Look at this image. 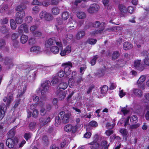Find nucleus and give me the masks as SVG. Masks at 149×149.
<instances>
[{"label": "nucleus", "mask_w": 149, "mask_h": 149, "mask_svg": "<svg viewBox=\"0 0 149 149\" xmlns=\"http://www.w3.org/2000/svg\"><path fill=\"white\" fill-rule=\"evenodd\" d=\"M12 98L13 94L11 93H9L6 97L3 99L4 102H6V105L4 103H2L0 105V120L4 117L7 109L6 105L7 106L9 105L13 100Z\"/></svg>", "instance_id": "f257e3e1"}, {"label": "nucleus", "mask_w": 149, "mask_h": 149, "mask_svg": "<svg viewBox=\"0 0 149 149\" xmlns=\"http://www.w3.org/2000/svg\"><path fill=\"white\" fill-rule=\"evenodd\" d=\"M70 114L69 113H65L63 111H61L58 114V116L55 118V125L58 126L61 122L64 123H66L69 122Z\"/></svg>", "instance_id": "f03ea898"}, {"label": "nucleus", "mask_w": 149, "mask_h": 149, "mask_svg": "<svg viewBox=\"0 0 149 149\" xmlns=\"http://www.w3.org/2000/svg\"><path fill=\"white\" fill-rule=\"evenodd\" d=\"M50 81L45 80L41 84V85L42 88L41 91V94L43 97H45L46 94L48 92L49 86L50 84Z\"/></svg>", "instance_id": "7ed1b4c3"}, {"label": "nucleus", "mask_w": 149, "mask_h": 149, "mask_svg": "<svg viewBox=\"0 0 149 149\" xmlns=\"http://www.w3.org/2000/svg\"><path fill=\"white\" fill-rule=\"evenodd\" d=\"M55 44H56L60 49H63V46L62 43L58 40H56L54 38L48 39L45 46L46 47H48V45L51 46L54 45Z\"/></svg>", "instance_id": "20e7f679"}, {"label": "nucleus", "mask_w": 149, "mask_h": 149, "mask_svg": "<svg viewBox=\"0 0 149 149\" xmlns=\"http://www.w3.org/2000/svg\"><path fill=\"white\" fill-rule=\"evenodd\" d=\"M100 9V6L98 4L94 3L91 5L87 9V11L90 13L93 14L96 13Z\"/></svg>", "instance_id": "39448f33"}, {"label": "nucleus", "mask_w": 149, "mask_h": 149, "mask_svg": "<svg viewBox=\"0 0 149 149\" xmlns=\"http://www.w3.org/2000/svg\"><path fill=\"white\" fill-rule=\"evenodd\" d=\"M40 18L42 19L47 21H50L52 19L53 17L50 13L44 10L42 11L39 15Z\"/></svg>", "instance_id": "423d86ee"}, {"label": "nucleus", "mask_w": 149, "mask_h": 149, "mask_svg": "<svg viewBox=\"0 0 149 149\" xmlns=\"http://www.w3.org/2000/svg\"><path fill=\"white\" fill-rule=\"evenodd\" d=\"M18 140L17 138H8L6 140V144L9 148H12L16 146Z\"/></svg>", "instance_id": "0eeeda50"}, {"label": "nucleus", "mask_w": 149, "mask_h": 149, "mask_svg": "<svg viewBox=\"0 0 149 149\" xmlns=\"http://www.w3.org/2000/svg\"><path fill=\"white\" fill-rule=\"evenodd\" d=\"M62 66L64 69V72L67 75H69L71 72L70 68L72 67V64L70 62H68L62 64Z\"/></svg>", "instance_id": "6e6552de"}, {"label": "nucleus", "mask_w": 149, "mask_h": 149, "mask_svg": "<svg viewBox=\"0 0 149 149\" xmlns=\"http://www.w3.org/2000/svg\"><path fill=\"white\" fill-rule=\"evenodd\" d=\"M76 127L75 126L73 127L72 125L68 124L66 125L64 128L65 131L67 132L72 131V132L74 133L76 130Z\"/></svg>", "instance_id": "1a4fd4ad"}, {"label": "nucleus", "mask_w": 149, "mask_h": 149, "mask_svg": "<svg viewBox=\"0 0 149 149\" xmlns=\"http://www.w3.org/2000/svg\"><path fill=\"white\" fill-rule=\"evenodd\" d=\"M71 52V47L70 45H68L64 48V49H62L60 52V54L61 56H64L68 54Z\"/></svg>", "instance_id": "9d476101"}, {"label": "nucleus", "mask_w": 149, "mask_h": 149, "mask_svg": "<svg viewBox=\"0 0 149 149\" xmlns=\"http://www.w3.org/2000/svg\"><path fill=\"white\" fill-rule=\"evenodd\" d=\"M141 60H137L134 62V66L136 69L141 71L144 69V67L141 63Z\"/></svg>", "instance_id": "9b49d317"}, {"label": "nucleus", "mask_w": 149, "mask_h": 149, "mask_svg": "<svg viewBox=\"0 0 149 149\" xmlns=\"http://www.w3.org/2000/svg\"><path fill=\"white\" fill-rule=\"evenodd\" d=\"M23 31L26 33H27L28 31V28L27 25L25 24H22L18 28V31L19 33H22Z\"/></svg>", "instance_id": "f8f14e48"}, {"label": "nucleus", "mask_w": 149, "mask_h": 149, "mask_svg": "<svg viewBox=\"0 0 149 149\" xmlns=\"http://www.w3.org/2000/svg\"><path fill=\"white\" fill-rule=\"evenodd\" d=\"M56 95L58 97L60 100H63L65 97L66 92L60 91L59 90H58L56 92Z\"/></svg>", "instance_id": "ddd939ff"}, {"label": "nucleus", "mask_w": 149, "mask_h": 149, "mask_svg": "<svg viewBox=\"0 0 149 149\" xmlns=\"http://www.w3.org/2000/svg\"><path fill=\"white\" fill-rule=\"evenodd\" d=\"M105 27L103 26L102 28H99L98 30H95L90 32L91 35L92 36H96L98 34L102 33Z\"/></svg>", "instance_id": "4468645a"}, {"label": "nucleus", "mask_w": 149, "mask_h": 149, "mask_svg": "<svg viewBox=\"0 0 149 149\" xmlns=\"http://www.w3.org/2000/svg\"><path fill=\"white\" fill-rule=\"evenodd\" d=\"M85 32L84 30L78 31L76 34L75 38L77 40H79L82 38L85 35Z\"/></svg>", "instance_id": "2eb2a0df"}, {"label": "nucleus", "mask_w": 149, "mask_h": 149, "mask_svg": "<svg viewBox=\"0 0 149 149\" xmlns=\"http://www.w3.org/2000/svg\"><path fill=\"white\" fill-rule=\"evenodd\" d=\"M17 126H15L13 128H12L8 132V138H12L15 135V130Z\"/></svg>", "instance_id": "dca6fc26"}, {"label": "nucleus", "mask_w": 149, "mask_h": 149, "mask_svg": "<svg viewBox=\"0 0 149 149\" xmlns=\"http://www.w3.org/2000/svg\"><path fill=\"white\" fill-rule=\"evenodd\" d=\"M105 23L104 22H102L100 23V22L98 21H96L92 23V26L95 28H97L99 27L100 26H101V28H102L104 26V24Z\"/></svg>", "instance_id": "f3484780"}, {"label": "nucleus", "mask_w": 149, "mask_h": 149, "mask_svg": "<svg viewBox=\"0 0 149 149\" xmlns=\"http://www.w3.org/2000/svg\"><path fill=\"white\" fill-rule=\"evenodd\" d=\"M4 63L9 67V68H10L14 65L12 59L8 57L5 58Z\"/></svg>", "instance_id": "a211bd4d"}, {"label": "nucleus", "mask_w": 149, "mask_h": 149, "mask_svg": "<svg viewBox=\"0 0 149 149\" xmlns=\"http://www.w3.org/2000/svg\"><path fill=\"white\" fill-rule=\"evenodd\" d=\"M118 8L122 13H125L127 12L126 7L123 4H119L118 6Z\"/></svg>", "instance_id": "6ab92c4d"}, {"label": "nucleus", "mask_w": 149, "mask_h": 149, "mask_svg": "<svg viewBox=\"0 0 149 149\" xmlns=\"http://www.w3.org/2000/svg\"><path fill=\"white\" fill-rule=\"evenodd\" d=\"M122 28L119 26H115L107 28L106 30L108 31H113L115 30H121Z\"/></svg>", "instance_id": "aec40b11"}, {"label": "nucleus", "mask_w": 149, "mask_h": 149, "mask_svg": "<svg viewBox=\"0 0 149 149\" xmlns=\"http://www.w3.org/2000/svg\"><path fill=\"white\" fill-rule=\"evenodd\" d=\"M133 47V45L130 43L128 42H125L123 44V48L125 50L130 49Z\"/></svg>", "instance_id": "412c9836"}, {"label": "nucleus", "mask_w": 149, "mask_h": 149, "mask_svg": "<svg viewBox=\"0 0 149 149\" xmlns=\"http://www.w3.org/2000/svg\"><path fill=\"white\" fill-rule=\"evenodd\" d=\"M133 91V93L135 95L139 97H141L142 95V92L141 90L134 89Z\"/></svg>", "instance_id": "4be33fe9"}, {"label": "nucleus", "mask_w": 149, "mask_h": 149, "mask_svg": "<svg viewBox=\"0 0 149 149\" xmlns=\"http://www.w3.org/2000/svg\"><path fill=\"white\" fill-rule=\"evenodd\" d=\"M88 145H91L90 147L91 149H97L99 146V144L97 142H95L94 141H92L88 144Z\"/></svg>", "instance_id": "5701e85b"}, {"label": "nucleus", "mask_w": 149, "mask_h": 149, "mask_svg": "<svg viewBox=\"0 0 149 149\" xmlns=\"http://www.w3.org/2000/svg\"><path fill=\"white\" fill-rule=\"evenodd\" d=\"M109 143L108 144L107 141H102L100 144V148L102 149H108Z\"/></svg>", "instance_id": "b1692460"}, {"label": "nucleus", "mask_w": 149, "mask_h": 149, "mask_svg": "<svg viewBox=\"0 0 149 149\" xmlns=\"http://www.w3.org/2000/svg\"><path fill=\"white\" fill-rule=\"evenodd\" d=\"M50 50L51 52L54 54L58 53L59 51V48L58 47L56 46H52L51 47Z\"/></svg>", "instance_id": "393cba45"}, {"label": "nucleus", "mask_w": 149, "mask_h": 149, "mask_svg": "<svg viewBox=\"0 0 149 149\" xmlns=\"http://www.w3.org/2000/svg\"><path fill=\"white\" fill-rule=\"evenodd\" d=\"M68 86L67 83L65 82H61L58 85V87L59 89H62L64 90L66 89Z\"/></svg>", "instance_id": "a878e982"}, {"label": "nucleus", "mask_w": 149, "mask_h": 149, "mask_svg": "<svg viewBox=\"0 0 149 149\" xmlns=\"http://www.w3.org/2000/svg\"><path fill=\"white\" fill-rule=\"evenodd\" d=\"M25 15V12L24 10H22L21 11H18L16 13L15 15V17L23 18Z\"/></svg>", "instance_id": "bb28decb"}, {"label": "nucleus", "mask_w": 149, "mask_h": 149, "mask_svg": "<svg viewBox=\"0 0 149 149\" xmlns=\"http://www.w3.org/2000/svg\"><path fill=\"white\" fill-rule=\"evenodd\" d=\"M69 16V13L66 11L63 12L62 14V17L63 20H66L68 19Z\"/></svg>", "instance_id": "cd10ccee"}, {"label": "nucleus", "mask_w": 149, "mask_h": 149, "mask_svg": "<svg viewBox=\"0 0 149 149\" xmlns=\"http://www.w3.org/2000/svg\"><path fill=\"white\" fill-rule=\"evenodd\" d=\"M10 22L11 28L13 30H15L16 28L17 25L15 20L13 19H11L10 20Z\"/></svg>", "instance_id": "c85d7f7f"}, {"label": "nucleus", "mask_w": 149, "mask_h": 149, "mask_svg": "<svg viewBox=\"0 0 149 149\" xmlns=\"http://www.w3.org/2000/svg\"><path fill=\"white\" fill-rule=\"evenodd\" d=\"M28 39V36L24 35H22L20 38L21 42L24 44L26 43Z\"/></svg>", "instance_id": "c756f323"}, {"label": "nucleus", "mask_w": 149, "mask_h": 149, "mask_svg": "<svg viewBox=\"0 0 149 149\" xmlns=\"http://www.w3.org/2000/svg\"><path fill=\"white\" fill-rule=\"evenodd\" d=\"M120 56V54L118 52L114 51L113 53L112 56V59L113 60H114L118 58Z\"/></svg>", "instance_id": "7c9ffc66"}, {"label": "nucleus", "mask_w": 149, "mask_h": 149, "mask_svg": "<svg viewBox=\"0 0 149 149\" xmlns=\"http://www.w3.org/2000/svg\"><path fill=\"white\" fill-rule=\"evenodd\" d=\"M130 121L132 124L136 123L138 121L137 116L136 115L132 116L130 118Z\"/></svg>", "instance_id": "2f4dec72"}, {"label": "nucleus", "mask_w": 149, "mask_h": 149, "mask_svg": "<svg viewBox=\"0 0 149 149\" xmlns=\"http://www.w3.org/2000/svg\"><path fill=\"white\" fill-rule=\"evenodd\" d=\"M77 15V17L80 19H84L86 17L85 13L83 12H78Z\"/></svg>", "instance_id": "473e14b6"}, {"label": "nucleus", "mask_w": 149, "mask_h": 149, "mask_svg": "<svg viewBox=\"0 0 149 149\" xmlns=\"http://www.w3.org/2000/svg\"><path fill=\"white\" fill-rule=\"evenodd\" d=\"M9 29L7 28L5 26H3L0 29L1 32L4 34L6 33H8L9 31Z\"/></svg>", "instance_id": "72a5a7b5"}, {"label": "nucleus", "mask_w": 149, "mask_h": 149, "mask_svg": "<svg viewBox=\"0 0 149 149\" xmlns=\"http://www.w3.org/2000/svg\"><path fill=\"white\" fill-rule=\"evenodd\" d=\"M11 45L15 48H18L19 47V42L17 40H12Z\"/></svg>", "instance_id": "f704fd0d"}, {"label": "nucleus", "mask_w": 149, "mask_h": 149, "mask_svg": "<svg viewBox=\"0 0 149 149\" xmlns=\"http://www.w3.org/2000/svg\"><path fill=\"white\" fill-rule=\"evenodd\" d=\"M108 89V86L106 85L103 86L102 87L100 88L101 93L102 94H105L107 92Z\"/></svg>", "instance_id": "c9c22d12"}, {"label": "nucleus", "mask_w": 149, "mask_h": 149, "mask_svg": "<svg viewBox=\"0 0 149 149\" xmlns=\"http://www.w3.org/2000/svg\"><path fill=\"white\" fill-rule=\"evenodd\" d=\"M26 6L25 4H22L18 6L16 8V10L17 11L23 10L26 8Z\"/></svg>", "instance_id": "e433bc0d"}, {"label": "nucleus", "mask_w": 149, "mask_h": 149, "mask_svg": "<svg viewBox=\"0 0 149 149\" xmlns=\"http://www.w3.org/2000/svg\"><path fill=\"white\" fill-rule=\"evenodd\" d=\"M42 142L45 145H47L48 143V139L47 136L45 135H44L42 139Z\"/></svg>", "instance_id": "4c0bfd02"}, {"label": "nucleus", "mask_w": 149, "mask_h": 149, "mask_svg": "<svg viewBox=\"0 0 149 149\" xmlns=\"http://www.w3.org/2000/svg\"><path fill=\"white\" fill-rule=\"evenodd\" d=\"M59 79L58 78V77L57 76H55L52 79V81L50 83V85H54V84H56L58 82Z\"/></svg>", "instance_id": "58836bf2"}, {"label": "nucleus", "mask_w": 149, "mask_h": 149, "mask_svg": "<svg viewBox=\"0 0 149 149\" xmlns=\"http://www.w3.org/2000/svg\"><path fill=\"white\" fill-rule=\"evenodd\" d=\"M105 72V71L104 69H100L98 71L97 74L99 77H101L104 75Z\"/></svg>", "instance_id": "ea45409f"}, {"label": "nucleus", "mask_w": 149, "mask_h": 149, "mask_svg": "<svg viewBox=\"0 0 149 149\" xmlns=\"http://www.w3.org/2000/svg\"><path fill=\"white\" fill-rule=\"evenodd\" d=\"M146 77L144 75H142L140 77L138 80L137 83L139 84L142 83L145 80Z\"/></svg>", "instance_id": "a19ab883"}, {"label": "nucleus", "mask_w": 149, "mask_h": 149, "mask_svg": "<svg viewBox=\"0 0 149 149\" xmlns=\"http://www.w3.org/2000/svg\"><path fill=\"white\" fill-rule=\"evenodd\" d=\"M52 12L54 15H57L59 13L60 10L58 8H54L52 9Z\"/></svg>", "instance_id": "79ce46f5"}, {"label": "nucleus", "mask_w": 149, "mask_h": 149, "mask_svg": "<svg viewBox=\"0 0 149 149\" xmlns=\"http://www.w3.org/2000/svg\"><path fill=\"white\" fill-rule=\"evenodd\" d=\"M87 42L88 44L91 45H94L97 42V40L93 38H89L88 39Z\"/></svg>", "instance_id": "37998d69"}, {"label": "nucleus", "mask_w": 149, "mask_h": 149, "mask_svg": "<svg viewBox=\"0 0 149 149\" xmlns=\"http://www.w3.org/2000/svg\"><path fill=\"white\" fill-rule=\"evenodd\" d=\"M39 10V8L38 6H35L32 9V13L33 14H36L38 12Z\"/></svg>", "instance_id": "c03bdc74"}, {"label": "nucleus", "mask_w": 149, "mask_h": 149, "mask_svg": "<svg viewBox=\"0 0 149 149\" xmlns=\"http://www.w3.org/2000/svg\"><path fill=\"white\" fill-rule=\"evenodd\" d=\"M57 24L55 25V26L57 30H58L59 27L58 26V25L62 24L63 23L62 20L60 18H57L56 19Z\"/></svg>", "instance_id": "a18cd8bd"}, {"label": "nucleus", "mask_w": 149, "mask_h": 149, "mask_svg": "<svg viewBox=\"0 0 149 149\" xmlns=\"http://www.w3.org/2000/svg\"><path fill=\"white\" fill-rule=\"evenodd\" d=\"M36 123L34 122L30 123L29 125V128L31 130L34 129L36 127Z\"/></svg>", "instance_id": "49530a36"}, {"label": "nucleus", "mask_w": 149, "mask_h": 149, "mask_svg": "<svg viewBox=\"0 0 149 149\" xmlns=\"http://www.w3.org/2000/svg\"><path fill=\"white\" fill-rule=\"evenodd\" d=\"M40 47L38 46H35L31 47L30 49L31 51L38 52L40 50Z\"/></svg>", "instance_id": "de8ad7c7"}, {"label": "nucleus", "mask_w": 149, "mask_h": 149, "mask_svg": "<svg viewBox=\"0 0 149 149\" xmlns=\"http://www.w3.org/2000/svg\"><path fill=\"white\" fill-rule=\"evenodd\" d=\"M23 18H19L17 17H15V21L17 24H20L23 22Z\"/></svg>", "instance_id": "09e8293b"}, {"label": "nucleus", "mask_w": 149, "mask_h": 149, "mask_svg": "<svg viewBox=\"0 0 149 149\" xmlns=\"http://www.w3.org/2000/svg\"><path fill=\"white\" fill-rule=\"evenodd\" d=\"M46 111L45 108L43 107L40 108V113L42 116H44L45 114Z\"/></svg>", "instance_id": "8fccbe9b"}, {"label": "nucleus", "mask_w": 149, "mask_h": 149, "mask_svg": "<svg viewBox=\"0 0 149 149\" xmlns=\"http://www.w3.org/2000/svg\"><path fill=\"white\" fill-rule=\"evenodd\" d=\"M119 131L123 136H126L128 133L127 130L125 129H121Z\"/></svg>", "instance_id": "3c124183"}, {"label": "nucleus", "mask_w": 149, "mask_h": 149, "mask_svg": "<svg viewBox=\"0 0 149 149\" xmlns=\"http://www.w3.org/2000/svg\"><path fill=\"white\" fill-rule=\"evenodd\" d=\"M33 101L35 102H37L39 100V98L38 96L35 94H33L32 96Z\"/></svg>", "instance_id": "603ef678"}, {"label": "nucleus", "mask_w": 149, "mask_h": 149, "mask_svg": "<svg viewBox=\"0 0 149 149\" xmlns=\"http://www.w3.org/2000/svg\"><path fill=\"white\" fill-rule=\"evenodd\" d=\"M19 37V35L17 33H14L12 34V40H17V39Z\"/></svg>", "instance_id": "864d4df0"}, {"label": "nucleus", "mask_w": 149, "mask_h": 149, "mask_svg": "<svg viewBox=\"0 0 149 149\" xmlns=\"http://www.w3.org/2000/svg\"><path fill=\"white\" fill-rule=\"evenodd\" d=\"M38 111L37 109H34L32 113L33 116L34 118H37L38 116Z\"/></svg>", "instance_id": "5fc2aeb1"}, {"label": "nucleus", "mask_w": 149, "mask_h": 149, "mask_svg": "<svg viewBox=\"0 0 149 149\" xmlns=\"http://www.w3.org/2000/svg\"><path fill=\"white\" fill-rule=\"evenodd\" d=\"M98 58V56L97 55H96L94 57L91 61V63L92 65H93L95 64L96 60Z\"/></svg>", "instance_id": "6e6d98bb"}, {"label": "nucleus", "mask_w": 149, "mask_h": 149, "mask_svg": "<svg viewBox=\"0 0 149 149\" xmlns=\"http://www.w3.org/2000/svg\"><path fill=\"white\" fill-rule=\"evenodd\" d=\"M89 125L92 127H95L97 126L98 124L97 122L95 121H92L89 123Z\"/></svg>", "instance_id": "4d7b16f0"}, {"label": "nucleus", "mask_w": 149, "mask_h": 149, "mask_svg": "<svg viewBox=\"0 0 149 149\" xmlns=\"http://www.w3.org/2000/svg\"><path fill=\"white\" fill-rule=\"evenodd\" d=\"M143 61L144 63L146 65L149 66V55L148 56H148L145 58Z\"/></svg>", "instance_id": "13d9d810"}, {"label": "nucleus", "mask_w": 149, "mask_h": 149, "mask_svg": "<svg viewBox=\"0 0 149 149\" xmlns=\"http://www.w3.org/2000/svg\"><path fill=\"white\" fill-rule=\"evenodd\" d=\"M31 137V134L29 133H25L24 135V137L26 140H28Z\"/></svg>", "instance_id": "bf43d9fd"}, {"label": "nucleus", "mask_w": 149, "mask_h": 149, "mask_svg": "<svg viewBox=\"0 0 149 149\" xmlns=\"http://www.w3.org/2000/svg\"><path fill=\"white\" fill-rule=\"evenodd\" d=\"M113 130H107L106 131L105 133L108 136H109L110 135L112 134L113 132Z\"/></svg>", "instance_id": "052dcab7"}, {"label": "nucleus", "mask_w": 149, "mask_h": 149, "mask_svg": "<svg viewBox=\"0 0 149 149\" xmlns=\"http://www.w3.org/2000/svg\"><path fill=\"white\" fill-rule=\"evenodd\" d=\"M127 10L129 13L130 14H132L133 13L134 11V9L132 6H129L127 9Z\"/></svg>", "instance_id": "680f3d73"}, {"label": "nucleus", "mask_w": 149, "mask_h": 149, "mask_svg": "<svg viewBox=\"0 0 149 149\" xmlns=\"http://www.w3.org/2000/svg\"><path fill=\"white\" fill-rule=\"evenodd\" d=\"M33 34L35 37H39L41 36L42 33L39 31H36L33 32Z\"/></svg>", "instance_id": "e2e57ef3"}, {"label": "nucleus", "mask_w": 149, "mask_h": 149, "mask_svg": "<svg viewBox=\"0 0 149 149\" xmlns=\"http://www.w3.org/2000/svg\"><path fill=\"white\" fill-rule=\"evenodd\" d=\"M32 19V17L30 16L26 17L25 18V21L27 23H29L31 22Z\"/></svg>", "instance_id": "0e129e2a"}, {"label": "nucleus", "mask_w": 149, "mask_h": 149, "mask_svg": "<svg viewBox=\"0 0 149 149\" xmlns=\"http://www.w3.org/2000/svg\"><path fill=\"white\" fill-rule=\"evenodd\" d=\"M65 72L62 70H60L58 72V76L60 77H63Z\"/></svg>", "instance_id": "69168bd1"}, {"label": "nucleus", "mask_w": 149, "mask_h": 149, "mask_svg": "<svg viewBox=\"0 0 149 149\" xmlns=\"http://www.w3.org/2000/svg\"><path fill=\"white\" fill-rule=\"evenodd\" d=\"M5 44V41L3 40H0V49H1L4 47Z\"/></svg>", "instance_id": "338daca9"}, {"label": "nucleus", "mask_w": 149, "mask_h": 149, "mask_svg": "<svg viewBox=\"0 0 149 149\" xmlns=\"http://www.w3.org/2000/svg\"><path fill=\"white\" fill-rule=\"evenodd\" d=\"M8 22V20L7 18H5L1 20V23L2 24H7Z\"/></svg>", "instance_id": "774afa93"}]
</instances>
